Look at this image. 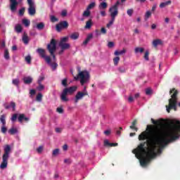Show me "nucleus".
Instances as JSON below:
<instances>
[{
  "instance_id": "nucleus-1",
  "label": "nucleus",
  "mask_w": 180,
  "mask_h": 180,
  "mask_svg": "<svg viewBox=\"0 0 180 180\" xmlns=\"http://www.w3.org/2000/svg\"><path fill=\"white\" fill-rule=\"evenodd\" d=\"M150 133L152 136L148 137L147 136V131L141 132L139 136V141L146 140L148 150L146 148V142L141 143L136 148L132 150L135 157L139 160L141 167H147L153 158L158 154L162 153L165 146L174 141L172 138H164L161 130L158 127L151 130Z\"/></svg>"
},
{
  "instance_id": "nucleus-2",
  "label": "nucleus",
  "mask_w": 180,
  "mask_h": 180,
  "mask_svg": "<svg viewBox=\"0 0 180 180\" xmlns=\"http://www.w3.org/2000/svg\"><path fill=\"white\" fill-rule=\"evenodd\" d=\"M178 94H179V91H178L175 88L170 89L169 95H171V98L169 99V105H166V110L167 113H169L172 109L175 111L177 110L176 105H178Z\"/></svg>"
},
{
  "instance_id": "nucleus-3",
  "label": "nucleus",
  "mask_w": 180,
  "mask_h": 180,
  "mask_svg": "<svg viewBox=\"0 0 180 180\" xmlns=\"http://www.w3.org/2000/svg\"><path fill=\"white\" fill-rule=\"evenodd\" d=\"M174 123L175 125L172 127L166 134V137L167 139H172L174 141H175V140H178L180 137V122L179 120H176Z\"/></svg>"
},
{
  "instance_id": "nucleus-4",
  "label": "nucleus",
  "mask_w": 180,
  "mask_h": 180,
  "mask_svg": "<svg viewBox=\"0 0 180 180\" xmlns=\"http://www.w3.org/2000/svg\"><path fill=\"white\" fill-rule=\"evenodd\" d=\"M37 53L39 54L41 58H44V60H45L47 64H50L51 67H52V69L53 70L57 69V67H58V65L56 63H51V58L49 56H46V50L41 48H38L37 49Z\"/></svg>"
},
{
  "instance_id": "nucleus-5",
  "label": "nucleus",
  "mask_w": 180,
  "mask_h": 180,
  "mask_svg": "<svg viewBox=\"0 0 180 180\" xmlns=\"http://www.w3.org/2000/svg\"><path fill=\"white\" fill-rule=\"evenodd\" d=\"M9 154H11V146L6 145L4 147V153L2 156V162L0 165L1 169L8 168V160H9Z\"/></svg>"
},
{
  "instance_id": "nucleus-6",
  "label": "nucleus",
  "mask_w": 180,
  "mask_h": 180,
  "mask_svg": "<svg viewBox=\"0 0 180 180\" xmlns=\"http://www.w3.org/2000/svg\"><path fill=\"white\" fill-rule=\"evenodd\" d=\"M151 122L153 123V124H157L156 127H153L151 125H148L147 126V129L148 131H146L147 133V136H148V134H150V137H153V134H151V133H150L151 131V130H154V129H158L159 130H160L161 133H162V130L161 129L160 127H162V126H164V120H155L154 119H151Z\"/></svg>"
},
{
  "instance_id": "nucleus-7",
  "label": "nucleus",
  "mask_w": 180,
  "mask_h": 180,
  "mask_svg": "<svg viewBox=\"0 0 180 180\" xmlns=\"http://www.w3.org/2000/svg\"><path fill=\"white\" fill-rule=\"evenodd\" d=\"M77 91V86H70L69 88H65L60 95V99L63 102H68L69 99L67 97V95H68V94H74V92H75Z\"/></svg>"
},
{
  "instance_id": "nucleus-8",
  "label": "nucleus",
  "mask_w": 180,
  "mask_h": 180,
  "mask_svg": "<svg viewBox=\"0 0 180 180\" xmlns=\"http://www.w3.org/2000/svg\"><path fill=\"white\" fill-rule=\"evenodd\" d=\"M75 81H78L80 79L81 85H84L89 79V72L88 71L79 72L77 77H74Z\"/></svg>"
},
{
  "instance_id": "nucleus-9",
  "label": "nucleus",
  "mask_w": 180,
  "mask_h": 180,
  "mask_svg": "<svg viewBox=\"0 0 180 180\" xmlns=\"http://www.w3.org/2000/svg\"><path fill=\"white\" fill-rule=\"evenodd\" d=\"M46 49L51 56L53 57V60H56V51L57 50V41L56 39H52L49 44H48Z\"/></svg>"
},
{
  "instance_id": "nucleus-10",
  "label": "nucleus",
  "mask_w": 180,
  "mask_h": 180,
  "mask_svg": "<svg viewBox=\"0 0 180 180\" xmlns=\"http://www.w3.org/2000/svg\"><path fill=\"white\" fill-rule=\"evenodd\" d=\"M67 41H68V37L62 38L59 42V47H60V49L63 50H68V49L71 47V45L67 43Z\"/></svg>"
},
{
  "instance_id": "nucleus-11",
  "label": "nucleus",
  "mask_w": 180,
  "mask_h": 180,
  "mask_svg": "<svg viewBox=\"0 0 180 180\" xmlns=\"http://www.w3.org/2000/svg\"><path fill=\"white\" fill-rule=\"evenodd\" d=\"M27 4L29 5L28 14L30 16H34V15H36V7L34 6L33 0H27Z\"/></svg>"
},
{
  "instance_id": "nucleus-12",
  "label": "nucleus",
  "mask_w": 180,
  "mask_h": 180,
  "mask_svg": "<svg viewBox=\"0 0 180 180\" xmlns=\"http://www.w3.org/2000/svg\"><path fill=\"white\" fill-rule=\"evenodd\" d=\"M88 91H86V87H84V92L82 91H78L77 94L75 96V103H77L79 100H81L84 96H87Z\"/></svg>"
},
{
  "instance_id": "nucleus-13",
  "label": "nucleus",
  "mask_w": 180,
  "mask_h": 180,
  "mask_svg": "<svg viewBox=\"0 0 180 180\" xmlns=\"http://www.w3.org/2000/svg\"><path fill=\"white\" fill-rule=\"evenodd\" d=\"M68 27V22L62 21L56 25L57 32H61L63 29H67Z\"/></svg>"
},
{
  "instance_id": "nucleus-14",
  "label": "nucleus",
  "mask_w": 180,
  "mask_h": 180,
  "mask_svg": "<svg viewBox=\"0 0 180 180\" xmlns=\"http://www.w3.org/2000/svg\"><path fill=\"white\" fill-rule=\"evenodd\" d=\"M109 12L110 13V16L111 18L116 19V16H117V15H119V10L118 8H117L116 6H111L109 9Z\"/></svg>"
},
{
  "instance_id": "nucleus-15",
  "label": "nucleus",
  "mask_w": 180,
  "mask_h": 180,
  "mask_svg": "<svg viewBox=\"0 0 180 180\" xmlns=\"http://www.w3.org/2000/svg\"><path fill=\"white\" fill-rule=\"evenodd\" d=\"M9 2L11 12H15L19 5V2H18V0H9Z\"/></svg>"
},
{
  "instance_id": "nucleus-16",
  "label": "nucleus",
  "mask_w": 180,
  "mask_h": 180,
  "mask_svg": "<svg viewBox=\"0 0 180 180\" xmlns=\"http://www.w3.org/2000/svg\"><path fill=\"white\" fill-rule=\"evenodd\" d=\"M4 107L6 110L11 109V108H12L13 111L16 110V103L13 101H11L10 105L8 103H4Z\"/></svg>"
},
{
  "instance_id": "nucleus-17",
  "label": "nucleus",
  "mask_w": 180,
  "mask_h": 180,
  "mask_svg": "<svg viewBox=\"0 0 180 180\" xmlns=\"http://www.w3.org/2000/svg\"><path fill=\"white\" fill-rule=\"evenodd\" d=\"M18 120L20 123H23V120L24 122H29L30 119L29 117H27L25 114H19L18 117Z\"/></svg>"
},
{
  "instance_id": "nucleus-18",
  "label": "nucleus",
  "mask_w": 180,
  "mask_h": 180,
  "mask_svg": "<svg viewBox=\"0 0 180 180\" xmlns=\"http://www.w3.org/2000/svg\"><path fill=\"white\" fill-rule=\"evenodd\" d=\"M22 40L24 44H29V41L30 39H29V36H27V34L26 32L23 33Z\"/></svg>"
},
{
  "instance_id": "nucleus-19",
  "label": "nucleus",
  "mask_w": 180,
  "mask_h": 180,
  "mask_svg": "<svg viewBox=\"0 0 180 180\" xmlns=\"http://www.w3.org/2000/svg\"><path fill=\"white\" fill-rule=\"evenodd\" d=\"M23 82L25 85H30L33 82V78L32 77H25L23 78Z\"/></svg>"
},
{
  "instance_id": "nucleus-20",
  "label": "nucleus",
  "mask_w": 180,
  "mask_h": 180,
  "mask_svg": "<svg viewBox=\"0 0 180 180\" xmlns=\"http://www.w3.org/2000/svg\"><path fill=\"white\" fill-rule=\"evenodd\" d=\"M104 146L105 147H117V143H110L109 141H104Z\"/></svg>"
},
{
  "instance_id": "nucleus-21",
  "label": "nucleus",
  "mask_w": 180,
  "mask_h": 180,
  "mask_svg": "<svg viewBox=\"0 0 180 180\" xmlns=\"http://www.w3.org/2000/svg\"><path fill=\"white\" fill-rule=\"evenodd\" d=\"M0 122L2 124V126H6V115H1L0 116Z\"/></svg>"
},
{
  "instance_id": "nucleus-22",
  "label": "nucleus",
  "mask_w": 180,
  "mask_h": 180,
  "mask_svg": "<svg viewBox=\"0 0 180 180\" xmlns=\"http://www.w3.org/2000/svg\"><path fill=\"white\" fill-rule=\"evenodd\" d=\"M136 124H137V120H134L132 122V124L129 127V129H131V130H135V131H137L139 130V128L136 127Z\"/></svg>"
},
{
  "instance_id": "nucleus-23",
  "label": "nucleus",
  "mask_w": 180,
  "mask_h": 180,
  "mask_svg": "<svg viewBox=\"0 0 180 180\" xmlns=\"http://www.w3.org/2000/svg\"><path fill=\"white\" fill-rule=\"evenodd\" d=\"M162 41L161 39H155L153 41L152 44L153 46V47H158V46H160V44H162Z\"/></svg>"
},
{
  "instance_id": "nucleus-24",
  "label": "nucleus",
  "mask_w": 180,
  "mask_h": 180,
  "mask_svg": "<svg viewBox=\"0 0 180 180\" xmlns=\"http://www.w3.org/2000/svg\"><path fill=\"white\" fill-rule=\"evenodd\" d=\"M61 85L63 86H64L65 88H67V86H68V78L66 77V78L62 79Z\"/></svg>"
},
{
  "instance_id": "nucleus-25",
  "label": "nucleus",
  "mask_w": 180,
  "mask_h": 180,
  "mask_svg": "<svg viewBox=\"0 0 180 180\" xmlns=\"http://www.w3.org/2000/svg\"><path fill=\"white\" fill-rule=\"evenodd\" d=\"M84 27L85 29H91V27H92V19H89L88 21H86Z\"/></svg>"
},
{
  "instance_id": "nucleus-26",
  "label": "nucleus",
  "mask_w": 180,
  "mask_h": 180,
  "mask_svg": "<svg viewBox=\"0 0 180 180\" xmlns=\"http://www.w3.org/2000/svg\"><path fill=\"white\" fill-rule=\"evenodd\" d=\"M98 8L100 10L106 9V8H108V3H106V2L101 3L98 6Z\"/></svg>"
},
{
  "instance_id": "nucleus-27",
  "label": "nucleus",
  "mask_w": 180,
  "mask_h": 180,
  "mask_svg": "<svg viewBox=\"0 0 180 180\" xmlns=\"http://www.w3.org/2000/svg\"><path fill=\"white\" fill-rule=\"evenodd\" d=\"M171 4H172L171 1L162 2L160 4V8H165V6H168V5H171Z\"/></svg>"
},
{
  "instance_id": "nucleus-28",
  "label": "nucleus",
  "mask_w": 180,
  "mask_h": 180,
  "mask_svg": "<svg viewBox=\"0 0 180 180\" xmlns=\"http://www.w3.org/2000/svg\"><path fill=\"white\" fill-rule=\"evenodd\" d=\"M70 37L72 39V40H77V39L79 37V34H78V32H74L70 35Z\"/></svg>"
},
{
  "instance_id": "nucleus-29",
  "label": "nucleus",
  "mask_w": 180,
  "mask_h": 180,
  "mask_svg": "<svg viewBox=\"0 0 180 180\" xmlns=\"http://www.w3.org/2000/svg\"><path fill=\"white\" fill-rule=\"evenodd\" d=\"M151 15H152L151 11H147L145 13V18H144L145 20H148V19L151 18Z\"/></svg>"
},
{
  "instance_id": "nucleus-30",
  "label": "nucleus",
  "mask_w": 180,
  "mask_h": 180,
  "mask_svg": "<svg viewBox=\"0 0 180 180\" xmlns=\"http://www.w3.org/2000/svg\"><path fill=\"white\" fill-rule=\"evenodd\" d=\"M8 133L13 136V134H16V133H18V129L12 127L8 130Z\"/></svg>"
},
{
  "instance_id": "nucleus-31",
  "label": "nucleus",
  "mask_w": 180,
  "mask_h": 180,
  "mask_svg": "<svg viewBox=\"0 0 180 180\" xmlns=\"http://www.w3.org/2000/svg\"><path fill=\"white\" fill-rule=\"evenodd\" d=\"M37 29L38 30H43V29H44V22H39L37 24Z\"/></svg>"
},
{
  "instance_id": "nucleus-32",
  "label": "nucleus",
  "mask_w": 180,
  "mask_h": 180,
  "mask_svg": "<svg viewBox=\"0 0 180 180\" xmlns=\"http://www.w3.org/2000/svg\"><path fill=\"white\" fill-rule=\"evenodd\" d=\"M22 24H24L25 27H29V26H30V20L27 19H22Z\"/></svg>"
},
{
  "instance_id": "nucleus-33",
  "label": "nucleus",
  "mask_w": 180,
  "mask_h": 180,
  "mask_svg": "<svg viewBox=\"0 0 180 180\" xmlns=\"http://www.w3.org/2000/svg\"><path fill=\"white\" fill-rule=\"evenodd\" d=\"M126 53V50L123 49L122 51H115V56H122V54H124Z\"/></svg>"
},
{
  "instance_id": "nucleus-34",
  "label": "nucleus",
  "mask_w": 180,
  "mask_h": 180,
  "mask_svg": "<svg viewBox=\"0 0 180 180\" xmlns=\"http://www.w3.org/2000/svg\"><path fill=\"white\" fill-rule=\"evenodd\" d=\"M22 30V28L20 24L15 25V31L17 32V33H21Z\"/></svg>"
},
{
  "instance_id": "nucleus-35",
  "label": "nucleus",
  "mask_w": 180,
  "mask_h": 180,
  "mask_svg": "<svg viewBox=\"0 0 180 180\" xmlns=\"http://www.w3.org/2000/svg\"><path fill=\"white\" fill-rule=\"evenodd\" d=\"M83 16H84V18H88L89 16H91V11H89V10L86 8V10L84 11L83 13Z\"/></svg>"
},
{
  "instance_id": "nucleus-36",
  "label": "nucleus",
  "mask_w": 180,
  "mask_h": 180,
  "mask_svg": "<svg viewBox=\"0 0 180 180\" xmlns=\"http://www.w3.org/2000/svg\"><path fill=\"white\" fill-rule=\"evenodd\" d=\"M135 53H144V48L136 47L135 48Z\"/></svg>"
},
{
  "instance_id": "nucleus-37",
  "label": "nucleus",
  "mask_w": 180,
  "mask_h": 180,
  "mask_svg": "<svg viewBox=\"0 0 180 180\" xmlns=\"http://www.w3.org/2000/svg\"><path fill=\"white\" fill-rule=\"evenodd\" d=\"M119 61H120V57L117 56L113 58L114 65H117L119 64Z\"/></svg>"
},
{
  "instance_id": "nucleus-38",
  "label": "nucleus",
  "mask_w": 180,
  "mask_h": 180,
  "mask_svg": "<svg viewBox=\"0 0 180 180\" xmlns=\"http://www.w3.org/2000/svg\"><path fill=\"white\" fill-rule=\"evenodd\" d=\"M18 116H19V114H13L11 118V122H16V120H18Z\"/></svg>"
},
{
  "instance_id": "nucleus-39",
  "label": "nucleus",
  "mask_w": 180,
  "mask_h": 180,
  "mask_svg": "<svg viewBox=\"0 0 180 180\" xmlns=\"http://www.w3.org/2000/svg\"><path fill=\"white\" fill-rule=\"evenodd\" d=\"M25 61L27 64H32V56L30 55L25 57Z\"/></svg>"
},
{
  "instance_id": "nucleus-40",
  "label": "nucleus",
  "mask_w": 180,
  "mask_h": 180,
  "mask_svg": "<svg viewBox=\"0 0 180 180\" xmlns=\"http://www.w3.org/2000/svg\"><path fill=\"white\" fill-rule=\"evenodd\" d=\"M1 130V133H3V134H6V131H8V128H6V125H2Z\"/></svg>"
},
{
  "instance_id": "nucleus-41",
  "label": "nucleus",
  "mask_w": 180,
  "mask_h": 180,
  "mask_svg": "<svg viewBox=\"0 0 180 180\" xmlns=\"http://www.w3.org/2000/svg\"><path fill=\"white\" fill-rule=\"evenodd\" d=\"M4 58L6 60H9L10 57H9V51H8V49H6L4 51Z\"/></svg>"
},
{
  "instance_id": "nucleus-42",
  "label": "nucleus",
  "mask_w": 180,
  "mask_h": 180,
  "mask_svg": "<svg viewBox=\"0 0 180 180\" xmlns=\"http://www.w3.org/2000/svg\"><path fill=\"white\" fill-rule=\"evenodd\" d=\"M148 56H150V52L148 51H146L145 52V54H144V59L146 60V61H148L150 60V58H148Z\"/></svg>"
},
{
  "instance_id": "nucleus-43",
  "label": "nucleus",
  "mask_w": 180,
  "mask_h": 180,
  "mask_svg": "<svg viewBox=\"0 0 180 180\" xmlns=\"http://www.w3.org/2000/svg\"><path fill=\"white\" fill-rule=\"evenodd\" d=\"M134 13V10L133 8H129L127 11V13L129 16H133V13Z\"/></svg>"
},
{
  "instance_id": "nucleus-44",
  "label": "nucleus",
  "mask_w": 180,
  "mask_h": 180,
  "mask_svg": "<svg viewBox=\"0 0 180 180\" xmlns=\"http://www.w3.org/2000/svg\"><path fill=\"white\" fill-rule=\"evenodd\" d=\"M51 22H52V23H55V22H58V18H57L54 15H51Z\"/></svg>"
},
{
  "instance_id": "nucleus-45",
  "label": "nucleus",
  "mask_w": 180,
  "mask_h": 180,
  "mask_svg": "<svg viewBox=\"0 0 180 180\" xmlns=\"http://www.w3.org/2000/svg\"><path fill=\"white\" fill-rule=\"evenodd\" d=\"M43 98V95L39 93L37 94V98H36V100L38 101V102H41V98Z\"/></svg>"
},
{
  "instance_id": "nucleus-46",
  "label": "nucleus",
  "mask_w": 180,
  "mask_h": 180,
  "mask_svg": "<svg viewBox=\"0 0 180 180\" xmlns=\"http://www.w3.org/2000/svg\"><path fill=\"white\" fill-rule=\"evenodd\" d=\"M43 81H44V75H41V76H39L38 79V84H41Z\"/></svg>"
},
{
  "instance_id": "nucleus-47",
  "label": "nucleus",
  "mask_w": 180,
  "mask_h": 180,
  "mask_svg": "<svg viewBox=\"0 0 180 180\" xmlns=\"http://www.w3.org/2000/svg\"><path fill=\"white\" fill-rule=\"evenodd\" d=\"M115 18H111V20L109 22V23L107 24V27H110V26H112V25H113L115 22Z\"/></svg>"
},
{
  "instance_id": "nucleus-48",
  "label": "nucleus",
  "mask_w": 180,
  "mask_h": 180,
  "mask_svg": "<svg viewBox=\"0 0 180 180\" xmlns=\"http://www.w3.org/2000/svg\"><path fill=\"white\" fill-rule=\"evenodd\" d=\"M146 95H152L153 94V90L150 88H148L146 89Z\"/></svg>"
},
{
  "instance_id": "nucleus-49",
  "label": "nucleus",
  "mask_w": 180,
  "mask_h": 180,
  "mask_svg": "<svg viewBox=\"0 0 180 180\" xmlns=\"http://www.w3.org/2000/svg\"><path fill=\"white\" fill-rule=\"evenodd\" d=\"M95 2H92L88 6H87V9H89V11H90V9H92V8H95Z\"/></svg>"
},
{
  "instance_id": "nucleus-50",
  "label": "nucleus",
  "mask_w": 180,
  "mask_h": 180,
  "mask_svg": "<svg viewBox=\"0 0 180 180\" xmlns=\"http://www.w3.org/2000/svg\"><path fill=\"white\" fill-rule=\"evenodd\" d=\"M25 7L22 8L21 9H20V11H19V15H20V16H23V15H25Z\"/></svg>"
},
{
  "instance_id": "nucleus-51",
  "label": "nucleus",
  "mask_w": 180,
  "mask_h": 180,
  "mask_svg": "<svg viewBox=\"0 0 180 180\" xmlns=\"http://www.w3.org/2000/svg\"><path fill=\"white\" fill-rule=\"evenodd\" d=\"M56 112H58V113L63 114L64 113V109H63L61 107L57 108Z\"/></svg>"
},
{
  "instance_id": "nucleus-52",
  "label": "nucleus",
  "mask_w": 180,
  "mask_h": 180,
  "mask_svg": "<svg viewBox=\"0 0 180 180\" xmlns=\"http://www.w3.org/2000/svg\"><path fill=\"white\" fill-rule=\"evenodd\" d=\"M13 85H15V86H19L18 79H13Z\"/></svg>"
},
{
  "instance_id": "nucleus-53",
  "label": "nucleus",
  "mask_w": 180,
  "mask_h": 180,
  "mask_svg": "<svg viewBox=\"0 0 180 180\" xmlns=\"http://www.w3.org/2000/svg\"><path fill=\"white\" fill-rule=\"evenodd\" d=\"M58 153H60V149L56 148L53 150V155H58Z\"/></svg>"
},
{
  "instance_id": "nucleus-54",
  "label": "nucleus",
  "mask_w": 180,
  "mask_h": 180,
  "mask_svg": "<svg viewBox=\"0 0 180 180\" xmlns=\"http://www.w3.org/2000/svg\"><path fill=\"white\" fill-rule=\"evenodd\" d=\"M38 91H43L44 89V86L41 84V83L39 84V86L37 87Z\"/></svg>"
},
{
  "instance_id": "nucleus-55",
  "label": "nucleus",
  "mask_w": 180,
  "mask_h": 180,
  "mask_svg": "<svg viewBox=\"0 0 180 180\" xmlns=\"http://www.w3.org/2000/svg\"><path fill=\"white\" fill-rule=\"evenodd\" d=\"M115 46V43L113 41H110L108 44V47H109V49H112V47Z\"/></svg>"
},
{
  "instance_id": "nucleus-56",
  "label": "nucleus",
  "mask_w": 180,
  "mask_h": 180,
  "mask_svg": "<svg viewBox=\"0 0 180 180\" xmlns=\"http://www.w3.org/2000/svg\"><path fill=\"white\" fill-rule=\"evenodd\" d=\"M118 71L121 73L126 72V69L124 67H120Z\"/></svg>"
},
{
  "instance_id": "nucleus-57",
  "label": "nucleus",
  "mask_w": 180,
  "mask_h": 180,
  "mask_svg": "<svg viewBox=\"0 0 180 180\" xmlns=\"http://www.w3.org/2000/svg\"><path fill=\"white\" fill-rule=\"evenodd\" d=\"M94 37V35L92 34H89L87 37L86 38V39H87L89 41H91V39H92V38Z\"/></svg>"
},
{
  "instance_id": "nucleus-58",
  "label": "nucleus",
  "mask_w": 180,
  "mask_h": 180,
  "mask_svg": "<svg viewBox=\"0 0 180 180\" xmlns=\"http://www.w3.org/2000/svg\"><path fill=\"white\" fill-rule=\"evenodd\" d=\"M128 102H129V103H131V102H134V98H133L131 96H129V97L128 98Z\"/></svg>"
},
{
  "instance_id": "nucleus-59",
  "label": "nucleus",
  "mask_w": 180,
  "mask_h": 180,
  "mask_svg": "<svg viewBox=\"0 0 180 180\" xmlns=\"http://www.w3.org/2000/svg\"><path fill=\"white\" fill-rule=\"evenodd\" d=\"M37 151L39 153V154H40V153L43 151V146H39L38 148H37Z\"/></svg>"
},
{
  "instance_id": "nucleus-60",
  "label": "nucleus",
  "mask_w": 180,
  "mask_h": 180,
  "mask_svg": "<svg viewBox=\"0 0 180 180\" xmlns=\"http://www.w3.org/2000/svg\"><path fill=\"white\" fill-rule=\"evenodd\" d=\"M64 162H65V164H71V160L70 159H65Z\"/></svg>"
},
{
  "instance_id": "nucleus-61",
  "label": "nucleus",
  "mask_w": 180,
  "mask_h": 180,
  "mask_svg": "<svg viewBox=\"0 0 180 180\" xmlns=\"http://www.w3.org/2000/svg\"><path fill=\"white\" fill-rule=\"evenodd\" d=\"M110 133H111L110 130L104 131V134H105V136H110Z\"/></svg>"
},
{
  "instance_id": "nucleus-62",
  "label": "nucleus",
  "mask_w": 180,
  "mask_h": 180,
  "mask_svg": "<svg viewBox=\"0 0 180 180\" xmlns=\"http://www.w3.org/2000/svg\"><path fill=\"white\" fill-rule=\"evenodd\" d=\"M61 16H63V17L67 16V11L65 10L63 11L61 13Z\"/></svg>"
},
{
  "instance_id": "nucleus-63",
  "label": "nucleus",
  "mask_w": 180,
  "mask_h": 180,
  "mask_svg": "<svg viewBox=\"0 0 180 180\" xmlns=\"http://www.w3.org/2000/svg\"><path fill=\"white\" fill-rule=\"evenodd\" d=\"M101 32L103 34H106V29L105 27H102Z\"/></svg>"
},
{
  "instance_id": "nucleus-64",
  "label": "nucleus",
  "mask_w": 180,
  "mask_h": 180,
  "mask_svg": "<svg viewBox=\"0 0 180 180\" xmlns=\"http://www.w3.org/2000/svg\"><path fill=\"white\" fill-rule=\"evenodd\" d=\"M30 95H35V94H36V90H34V89H31V90L30 91Z\"/></svg>"
}]
</instances>
